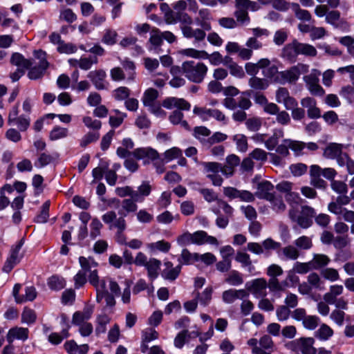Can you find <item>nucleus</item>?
Masks as SVG:
<instances>
[{
	"mask_svg": "<svg viewBox=\"0 0 354 354\" xmlns=\"http://www.w3.org/2000/svg\"><path fill=\"white\" fill-rule=\"evenodd\" d=\"M137 202H138V201H136L133 198L124 199L122 201L121 205L122 209L125 212H119L120 216L117 218L115 212L109 211L102 215V221L106 224L109 225L110 229L115 228L118 233L123 232L127 228V223L124 217L127 216V214L137 211Z\"/></svg>",
	"mask_w": 354,
	"mask_h": 354,
	"instance_id": "1",
	"label": "nucleus"
},
{
	"mask_svg": "<svg viewBox=\"0 0 354 354\" xmlns=\"http://www.w3.org/2000/svg\"><path fill=\"white\" fill-rule=\"evenodd\" d=\"M178 22L180 23V30L183 36L188 39H194L195 43L203 41L206 33L200 28H194L191 25L193 22L192 17L186 12H178Z\"/></svg>",
	"mask_w": 354,
	"mask_h": 354,
	"instance_id": "2",
	"label": "nucleus"
},
{
	"mask_svg": "<svg viewBox=\"0 0 354 354\" xmlns=\"http://www.w3.org/2000/svg\"><path fill=\"white\" fill-rule=\"evenodd\" d=\"M181 69L184 75L191 82L201 83L205 79L208 68L203 62L185 61L182 64Z\"/></svg>",
	"mask_w": 354,
	"mask_h": 354,
	"instance_id": "3",
	"label": "nucleus"
},
{
	"mask_svg": "<svg viewBox=\"0 0 354 354\" xmlns=\"http://www.w3.org/2000/svg\"><path fill=\"white\" fill-rule=\"evenodd\" d=\"M234 16L241 24H248L250 19L248 10L255 12L261 8L259 3L250 0H235Z\"/></svg>",
	"mask_w": 354,
	"mask_h": 354,
	"instance_id": "4",
	"label": "nucleus"
},
{
	"mask_svg": "<svg viewBox=\"0 0 354 354\" xmlns=\"http://www.w3.org/2000/svg\"><path fill=\"white\" fill-rule=\"evenodd\" d=\"M309 71V66L303 63H298L290 68L280 71L279 77L276 80V83L285 84L286 83L296 82L301 74H305Z\"/></svg>",
	"mask_w": 354,
	"mask_h": 354,
	"instance_id": "5",
	"label": "nucleus"
},
{
	"mask_svg": "<svg viewBox=\"0 0 354 354\" xmlns=\"http://www.w3.org/2000/svg\"><path fill=\"white\" fill-rule=\"evenodd\" d=\"M79 263L81 266L80 270L86 275L88 274V280L93 286L100 283L97 271L99 264L93 258L80 257Z\"/></svg>",
	"mask_w": 354,
	"mask_h": 354,
	"instance_id": "6",
	"label": "nucleus"
},
{
	"mask_svg": "<svg viewBox=\"0 0 354 354\" xmlns=\"http://www.w3.org/2000/svg\"><path fill=\"white\" fill-rule=\"evenodd\" d=\"M247 344L252 348V354H272L274 348V342L268 335H263L259 340L251 338Z\"/></svg>",
	"mask_w": 354,
	"mask_h": 354,
	"instance_id": "7",
	"label": "nucleus"
},
{
	"mask_svg": "<svg viewBox=\"0 0 354 354\" xmlns=\"http://www.w3.org/2000/svg\"><path fill=\"white\" fill-rule=\"evenodd\" d=\"M193 113L203 122L214 118L217 122H221L223 124L227 123V119L225 115L217 109H208L207 107L195 106L193 109Z\"/></svg>",
	"mask_w": 354,
	"mask_h": 354,
	"instance_id": "8",
	"label": "nucleus"
},
{
	"mask_svg": "<svg viewBox=\"0 0 354 354\" xmlns=\"http://www.w3.org/2000/svg\"><path fill=\"white\" fill-rule=\"evenodd\" d=\"M245 290L255 298H263L267 295L268 281L264 278H257L246 282Z\"/></svg>",
	"mask_w": 354,
	"mask_h": 354,
	"instance_id": "9",
	"label": "nucleus"
},
{
	"mask_svg": "<svg viewBox=\"0 0 354 354\" xmlns=\"http://www.w3.org/2000/svg\"><path fill=\"white\" fill-rule=\"evenodd\" d=\"M325 21L327 24L333 26L336 29H339L342 31L346 32L349 29V24L348 21L341 17L339 11L337 10H331L328 11Z\"/></svg>",
	"mask_w": 354,
	"mask_h": 354,
	"instance_id": "10",
	"label": "nucleus"
},
{
	"mask_svg": "<svg viewBox=\"0 0 354 354\" xmlns=\"http://www.w3.org/2000/svg\"><path fill=\"white\" fill-rule=\"evenodd\" d=\"M131 154L137 160H142L145 165L149 164L159 159V153L151 147H140L136 149Z\"/></svg>",
	"mask_w": 354,
	"mask_h": 354,
	"instance_id": "11",
	"label": "nucleus"
},
{
	"mask_svg": "<svg viewBox=\"0 0 354 354\" xmlns=\"http://www.w3.org/2000/svg\"><path fill=\"white\" fill-rule=\"evenodd\" d=\"M21 246L22 243L19 242L11 248L10 254L3 267V272L9 273L20 262L22 258V254L20 252Z\"/></svg>",
	"mask_w": 354,
	"mask_h": 354,
	"instance_id": "12",
	"label": "nucleus"
},
{
	"mask_svg": "<svg viewBox=\"0 0 354 354\" xmlns=\"http://www.w3.org/2000/svg\"><path fill=\"white\" fill-rule=\"evenodd\" d=\"M94 288L96 290V301L97 303H101L104 299L106 306L113 307L115 306V295L109 292L106 288V280H100V283L94 286Z\"/></svg>",
	"mask_w": 354,
	"mask_h": 354,
	"instance_id": "13",
	"label": "nucleus"
},
{
	"mask_svg": "<svg viewBox=\"0 0 354 354\" xmlns=\"http://www.w3.org/2000/svg\"><path fill=\"white\" fill-rule=\"evenodd\" d=\"M163 44L162 32L157 28L153 27L151 30L150 37L148 41L147 49L153 54H160L162 52L161 48Z\"/></svg>",
	"mask_w": 354,
	"mask_h": 354,
	"instance_id": "14",
	"label": "nucleus"
},
{
	"mask_svg": "<svg viewBox=\"0 0 354 354\" xmlns=\"http://www.w3.org/2000/svg\"><path fill=\"white\" fill-rule=\"evenodd\" d=\"M260 65L261 66L262 75L268 81L276 83V80L279 75L280 71L275 64H271V62L268 58H262L260 59Z\"/></svg>",
	"mask_w": 354,
	"mask_h": 354,
	"instance_id": "15",
	"label": "nucleus"
},
{
	"mask_svg": "<svg viewBox=\"0 0 354 354\" xmlns=\"http://www.w3.org/2000/svg\"><path fill=\"white\" fill-rule=\"evenodd\" d=\"M87 77L90 79L97 90L107 89L109 83L106 80V73L104 70L91 71L88 73Z\"/></svg>",
	"mask_w": 354,
	"mask_h": 354,
	"instance_id": "16",
	"label": "nucleus"
},
{
	"mask_svg": "<svg viewBox=\"0 0 354 354\" xmlns=\"http://www.w3.org/2000/svg\"><path fill=\"white\" fill-rule=\"evenodd\" d=\"M276 102L283 104L286 109H291L297 106V100L290 95L289 91L286 88L280 87L276 91Z\"/></svg>",
	"mask_w": 354,
	"mask_h": 354,
	"instance_id": "17",
	"label": "nucleus"
},
{
	"mask_svg": "<svg viewBox=\"0 0 354 354\" xmlns=\"http://www.w3.org/2000/svg\"><path fill=\"white\" fill-rule=\"evenodd\" d=\"M212 15L209 10L207 8H202L198 10V15L195 18L196 24L200 26V30L209 31L212 29L211 26Z\"/></svg>",
	"mask_w": 354,
	"mask_h": 354,
	"instance_id": "18",
	"label": "nucleus"
},
{
	"mask_svg": "<svg viewBox=\"0 0 354 354\" xmlns=\"http://www.w3.org/2000/svg\"><path fill=\"white\" fill-rule=\"evenodd\" d=\"M274 194V185L270 181L262 180L257 184L255 192V196L257 198L268 201Z\"/></svg>",
	"mask_w": 354,
	"mask_h": 354,
	"instance_id": "19",
	"label": "nucleus"
},
{
	"mask_svg": "<svg viewBox=\"0 0 354 354\" xmlns=\"http://www.w3.org/2000/svg\"><path fill=\"white\" fill-rule=\"evenodd\" d=\"M29 330L27 328L15 326L11 328L6 335V339L9 344H12L15 339L25 342L28 339Z\"/></svg>",
	"mask_w": 354,
	"mask_h": 354,
	"instance_id": "20",
	"label": "nucleus"
},
{
	"mask_svg": "<svg viewBox=\"0 0 354 354\" xmlns=\"http://www.w3.org/2000/svg\"><path fill=\"white\" fill-rule=\"evenodd\" d=\"M248 297V293L244 289H229L222 294V299L226 304H232L237 299H243Z\"/></svg>",
	"mask_w": 354,
	"mask_h": 354,
	"instance_id": "21",
	"label": "nucleus"
},
{
	"mask_svg": "<svg viewBox=\"0 0 354 354\" xmlns=\"http://www.w3.org/2000/svg\"><path fill=\"white\" fill-rule=\"evenodd\" d=\"M194 244L201 245L209 244L218 246V241L214 236L209 235L205 231L198 230L193 233Z\"/></svg>",
	"mask_w": 354,
	"mask_h": 354,
	"instance_id": "22",
	"label": "nucleus"
},
{
	"mask_svg": "<svg viewBox=\"0 0 354 354\" xmlns=\"http://www.w3.org/2000/svg\"><path fill=\"white\" fill-rule=\"evenodd\" d=\"M162 105L167 109L178 108L180 110L188 111L191 108V104L187 101L174 97H167L163 100Z\"/></svg>",
	"mask_w": 354,
	"mask_h": 354,
	"instance_id": "23",
	"label": "nucleus"
},
{
	"mask_svg": "<svg viewBox=\"0 0 354 354\" xmlns=\"http://www.w3.org/2000/svg\"><path fill=\"white\" fill-rule=\"evenodd\" d=\"M298 41L294 40L292 42L286 44L281 50V57L290 62H294L299 55Z\"/></svg>",
	"mask_w": 354,
	"mask_h": 354,
	"instance_id": "24",
	"label": "nucleus"
},
{
	"mask_svg": "<svg viewBox=\"0 0 354 354\" xmlns=\"http://www.w3.org/2000/svg\"><path fill=\"white\" fill-rule=\"evenodd\" d=\"M93 313V307L92 306H86L82 311H76L72 319L73 324H80L81 323L87 322Z\"/></svg>",
	"mask_w": 354,
	"mask_h": 354,
	"instance_id": "25",
	"label": "nucleus"
},
{
	"mask_svg": "<svg viewBox=\"0 0 354 354\" xmlns=\"http://www.w3.org/2000/svg\"><path fill=\"white\" fill-rule=\"evenodd\" d=\"M302 354H316L317 349L313 346L315 339L313 337H301L297 340Z\"/></svg>",
	"mask_w": 354,
	"mask_h": 354,
	"instance_id": "26",
	"label": "nucleus"
},
{
	"mask_svg": "<svg viewBox=\"0 0 354 354\" xmlns=\"http://www.w3.org/2000/svg\"><path fill=\"white\" fill-rule=\"evenodd\" d=\"M165 268L162 272V276L164 279L170 281L175 280L179 275L182 266L180 264L176 267H173V263L170 261H166L165 263Z\"/></svg>",
	"mask_w": 354,
	"mask_h": 354,
	"instance_id": "27",
	"label": "nucleus"
},
{
	"mask_svg": "<svg viewBox=\"0 0 354 354\" xmlns=\"http://www.w3.org/2000/svg\"><path fill=\"white\" fill-rule=\"evenodd\" d=\"M344 145L336 142L329 143L324 151V156L328 159L334 160L342 152Z\"/></svg>",
	"mask_w": 354,
	"mask_h": 354,
	"instance_id": "28",
	"label": "nucleus"
},
{
	"mask_svg": "<svg viewBox=\"0 0 354 354\" xmlns=\"http://www.w3.org/2000/svg\"><path fill=\"white\" fill-rule=\"evenodd\" d=\"M343 291L344 288L342 285H332L330 286L329 291L324 295L323 299L327 304H333Z\"/></svg>",
	"mask_w": 354,
	"mask_h": 354,
	"instance_id": "29",
	"label": "nucleus"
},
{
	"mask_svg": "<svg viewBox=\"0 0 354 354\" xmlns=\"http://www.w3.org/2000/svg\"><path fill=\"white\" fill-rule=\"evenodd\" d=\"M212 211L215 214L223 213V216L231 218L233 216L234 209L225 201L218 200L216 205L212 207Z\"/></svg>",
	"mask_w": 354,
	"mask_h": 354,
	"instance_id": "30",
	"label": "nucleus"
},
{
	"mask_svg": "<svg viewBox=\"0 0 354 354\" xmlns=\"http://www.w3.org/2000/svg\"><path fill=\"white\" fill-rule=\"evenodd\" d=\"M152 190L151 185L149 181H143L138 187V190H134V199L139 203L143 202L145 197L148 196Z\"/></svg>",
	"mask_w": 354,
	"mask_h": 354,
	"instance_id": "31",
	"label": "nucleus"
},
{
	"mask_svg": "<svg viewBox=\"0 0 354 354\" xmlns=\"http://www.w3.org/2000/svg\"><path fill=\"white\" fill-rule=\"evenodd\" d=\"M160 261L155 258H151L148 261L145 268L147 270L148 277L151 280H154L158 277L160 269Z\"/></svg>",
	"mask_w": 354,
	"mask_h": 354,
	"instance_id": "32",
	"label": "nucleus"
},
{
	"mask_svg": "<svg viewBox=\"0 0 354 354\" xmlns=\"http://www.w3.org/2000/svg\"><path fill=\"white\" fill-rule=\"evenodd\" d=\"M48 67V62L43 61L42 62H39L37 66H35L30 68L28 73V77L30 80H37L39 78H41L44 75V72Z\"/></svg>",
	"mask_w": 354,
	"mask_h": 354,
	"instance_id": "33",
	"label": "nucleus"
},
{
	"mask_svg": "<svg viewBox=\"0 0 354 354\" xmlns=\"http://www.w3.org/2000/svg\"><path fill=\"white\" fill-rule=\"evenodd\" d=\"M225 281L232 286H239L244 282L242 273L236 270H230L227 274Z\"/></svg>",
	"mask_w": 354,
	"mask_h": 354,
	"instance_id": "34",
	"label": "nucleus"
},
{
	"mask_svg": "<svg viewBox=\"0 0 354 354\" xmlns=\"http://www.w3.org/2000/svg\"><path fill=\"white\" fill-rule=\"evenodd\" d=\"M178 54L184 57H192L194 59H206L208 57V53L206 51L198 50L192 48L181 49L178 51Z\"/></svg>",
	"mask_w": 354,
	"mask_h": 354,
	"instance_id": "35",
	"label": "nucleus"
},
{
	"mask_svg": "<svg viewBox=\"0 0 354 354\" xmlns=\"http://www.w3.org/2000/svg\"><path fill=\"white\" fill-rule=\"evenodd\" d=\"M334 334L333 330L327 324H322L315 331V336L322 341L328 340Z\"/></svg>",
	"mask_w": 354,
	"mask_h": 354,
	"instance_id": "36",
	"label": "nucleus"
},
{
	"mask_svg": "<svg viewBox=\"0 0 354 354\" xmlns=\"http://www.w3.org/2000/svg\"><path fill=\"white\" fill-rule=\"evenodd\" d=\"M330 261V258L324 254H315L313 259L310 261L313 270H318L322 267L326 266Z\"/></svg>",
	"mask_w": 354,
	"mask_h": 354,
	"instance_id": "37",
	"label": "nucleus"
},
{
	"mask_svg": "<svg viewBox=\"0 0 354 354\" xmlns=\"http://www.w3.org/2000/svg\"><path fill=\"white\" fill-rule=\"evenodd\" d=\"M198 253H191L187 249L182 250L180 257L178 259L179 264L189 265L198 261Z\"/></svg>",
	"mask_w": 354,
	"mask_h": 354,
	"instance_id": "38",
	"label": "nucleus"
},
{
	"mask_svg": "<svg viewBox=\"0 0 354 354\" xmlns=\"http://www.w3.org/2000/svg\"><path fill=\"white\" fill-rule=\"evenodd\" d=\"M147 249L151 252L160 251L162 252H167L171 248V244L164 240L158 241L154 243H150L147 245Z\"/></svg>",
	"mask_w": 354,
	"mask_h": 354,
	"instance_id": "39",
	"label": "nucleus"
},
{
	"mask_svg": "<svg viewBox=\"0 0 354 354\" xmlns=\"http://www.w3.org/2000/svg\"><path fill=\"white\" fill-rule=\"evenodd\" d=\"M158 97V92L152 88L147 89L142 97V101L145 106H152L156 103V99Z\"/></svg>",
	"mask_w": 354,
	"mask_h": 354,
	"instance_id": "40",
	"label": "nucleus"
},
{
	"mask_svg": "<svg viewBox=\"0 0 354 354\" xmlns=\"http://www.w3.org/2000/svg\"><path fill=\"white\" fill-rule=\"evenodd\" d=\"M283 136L282 129L275 130L272 136L265 141V147L267 149L272 151L274 149L279 143V140Z\"/></svg>",
	"mask_w": 354,
	"mask_h": 354,
	"instance_id": "41",
	"label": "nucleus"
},
{
	"mask_svg": "<svg viewBox=\"0 0 354 354\" xmlns=\"http://www.w3.org/2000/svg\"><path fill=\"white\" fill-rule=\"evenodd\" d=\"M270 202L271 208L277 213H282L286 209V204L284 203L281 196L276 195L275 194L271 196V198L268 200Z\"/></svg>",
	"mask_w": 354,
	"mask_h": 354,
	"instance_id": "42",
	"label": "nucleus"
},
{
	"mask_svg": "<svg viewBox=\"0 0 354 354\" xmlns=\"http://www.w3.org/2000/svg\"><path fill=\"white\" fill-rule=\"evenodd\" d=\"M10 63L17 66L19 68H28L31 66V62L24 57L22 55L18 53L12 54L10 58Z\"/></svg>",
	"mask_w": 354,
	"mask_h": 354,
	"instance_id": "43",
	"label": "nucleus"
},
{
	"mask_svg": "<svg viewBox=\"0 0 354 354\" xmlns=\"http://www.w3.org/2000/svg\"><path fill=\"white\" fill-rule=\"evenodd\" d=\"M213 289L212 287H207L201 293L195 292V297L198 300L201 305L207 306L210 303Z\"/></svg>",
	"mask_w": 354,
	"mask_h": 354,
	"instance_id": "44",
	"label": "nucleus"
},
{
	"mask_svg": "<svg viewBox=\"0 0 354 354\" xmlns=\"http://www.w3.org/2000/svg\"><path fill=\"white\" fill-rule=\"evenodd\" d=\"M249 86L255 90H266L270 85V82L265 77L261 78L257 76L250 78Z\"/></svg>",
	"mask_w": 354,
	"mask_h": 354,
	"instance_id": "45",
	"label": "nucleus"
},
{
	"mask_svg": "<svg viewBox=\"0 0 354 354\" xmlns=\"http://www.w3.org/2000/svg\"><path fill=\"white\" fill-rule=\"evenodd\" d=\"M232 140L235 142L236 149L241 153L248 150V143L247 137L242 133H237L232 136Z\"/></svg>",
	"mask_w": 354,
	"mask_h": 354,
	"instance_id": "46",
	"label": "nucleus"
},
{
	"mask_svg": "<svg viewBox=\"0 0 354 354\" xmlns=\"http://www.w3.org/2000/svg\"><path fill=\"white\" fill-rule=\"evenodd\" d=\"M111 318L105 314L99 315L96 318L95 333L97 335L104 333L106 330V325L110 322Z\"/></svg>",
	"mask_w": 354,
	"mask_h": 354,
	"instance_id": "47",
	"label": "nucleus"
},
{
	"mask_svg": "<svg viewBox=\"0 0 354 354\" xmlns=\"http://www.w3.org/2000/svg\"><path fill=\"white\" fill-rule=\"evenodd\" d=\"M118 33L111 28H106L104 30L102 37V42L108 46H113L117 42Z\"/></svg>",
	"mask_w": 354,
	"mask_h": 354,
	"instance_id": "48",
	"label": "nucleus"
},
{
	"mask_svg": "<svg viewBox=\"0 0 354 354\" xmlns=\"http://www.w3.org/2000/svg\"><path fill=\"white\" fill-rule=\"evenodd\" d=\"M292 8L295 12V17L304 21H310L312 19L311 14L307 10L301 9L299 5L297 3H292Z\"/></svg>",
	"mask_w": 354,
	"mask_h": 354,
	"instance_id": "49",
	"label": "nucleus"
},
{
	"mask_svg": "<svg viewBox=\"0 0 354 354\" xmlns=\"http://www.w3.org/2000/svg\"><path fill=\"white\" fill-rule=\"evenodd\" d=\"M183 116L180 111H174L169 116V120L172 124H180L184 129L189 130V126L187 122L183 120Z\"/></svg>",
	"mask_w": 354,
	"mask_h": 354,
	"instance_id": "50",
	"label": "nucleus"
},
{
	"mask_svg": "<svg viewBox=\"0 0 354 354\" xmlns=\"http://www.w3.org/2000/svg\"><path fill=\"white\" fill-rule=\"evenodd\" d=\"M68 135V130L67 128L55 126L50 132L49 138L50 140H57L66 138Z\"/></svg>",
	"mask_w": 354,
	"mask_h": 354,
	"instance_id": "51",
	"label": "nucleus"
},
{
	"mask_svg": "<svg viewBox=\"0 0 354 354\" xmlns=\"http://www.w3.org/2000/svg\"><path fill=\"white\" fill-rule=\"evenodd\" d=\"M121 64L125 71L127 80H133L135 77L136 66L133 61L129 59H124L121 62Z\"/></svg>",
	"mask_w": 354,
	"mask_h": 354,
	"instance_id": "52",
	"label": "nucleus"
},
{
	"mask_svg": "<svg viewBox=\"0 0 354 354\" xmlns=\"http://www.w3.org/2000/svg\"><path fill=\"white\" fill-rule=\"evenodd\" d=\"M48 287L53 290H59L66 286V281L64 278L53 275L48 279Z\"/></svg>",
	"mask_w": 354,
	"mask_h": 354,
	"instance_id": "53",
	"label": "nucleus"
},
{
	"mask_svg": "<svg viewBox=\"0 0 354 354\" xmlns=\"http://www.w3.org/2000/svg\"><path fill=\"white\" fill-rule=\"evenodd\" d=\"M298 52L299 55L305 56L315 57L317 55V51L316 48L308 44L300 43L298 41Z\"/></svg>",
	"mask_w": 354,
	"mask_h": 354,
	"instance_id": "54",
	"label": "nucleus"
},
{
	"mask_svg": "<svg viewBox=\"0 0 354 354\" xmlns=\"http://www.w3.org/2000/svg\"><path fill=\"white\" fill-rule=\"evenodd\" d=\"M307 282L312 287V288H315L318 290H324V282L318 275V274L315 272L310 273L308 276Z\"/></svg>",
	"mask_w": 354,
	"mask_h": 354,
	"instance_id": "55",
	"label": "nucleus"
},
{
	"mask_svg": "<svg viewBox=\"0 0 354 354\" xmlns=\"http://www.w3.org/2000/svg\"><path fill=\"white\" fill-rule=\"evenodd\" d=\"M79 67L84 71L91 68L93 64L98 63V59L96 56H90L88 57H81L79 61Z\"/></svg>",
	"mask_w": 354,
	"mask_h": 354,
	"instance_id": "56",
	"label": "nucleus"
},
{
	"mask_svg": "<svg viewBox=\"0 0 354 354\" xmlns=\"http://www.w3.org/2000/svg\"><path fill=\"white\" fill-rule=\"evenodd\" d=\"M282 254L287 260H296L299 257L297 248L293 245H288L282 249Z\"/></svg>",
	"mask_w": 354,
	"mask_h": 354,
	"instance_id": "57",
	"label": "nucleus"
},
{
	"mask_svg": "<svg viewBox=\"0 0 354 354\" xmlns=\"http://www.w3.org/2000/svg\"><path fill=\"white\" fill-rule=\"evenodd\" d=\"M37 315L35 312L28 308H25L21 314V322L28 325L32 324L35 322Z\"/></svg>",
	"mask_w": 354,
	"mask_h": 354,
	"instance_id": "58",
	"label": "nucleus"
},
{
	"mask_svg": "<svg viewBox=\"0 0 354 354\" xmlns=\"http://www.w3.org/2000/svg\"><path fill=\"white\" fill-rule=\"evenodd\" d=\"M49 209H50V202L46 201L41 207V210L39 214H38L35 221L39 223H44L47 222L48 218L49 217Z\"/></svg>",
	"mask_w": 354,
	"mask_h": 354,
	"instance_id": "59",
	"label": "nucleus"
},
{
	"mask_svg": "<svg viewBox=\"0 0 354 354\" xmlns=\"http://www.w3.org/2000/svg\"><path fill=\"white\" fill-rule=\"evenodd\" d=\"M103 225L97 218H93L90 224V236L95 239L100 235V231Z\"/></svg>",
	"mask_w": 354,
	"mask_h": 354,
	"instance_id": "60",
	"label": "nucleus"
},
{
	"mask_svg": "<svg viewBox=\"0 0 354 354\" xmlns=\"http://www.w3.org/2000/svg\"><path fill=\"white\" fill-rule=\"evenodd\" d=\"M321 274L325 279L331 282H334L339 279L338 271L333 268L323 269L321 272Z\"/></svg>",
	"mask_w": 354,
	"mask_h": 354,
	"instance_id": "61",
	"label": "nucleus"
},
{
	"mask_svg": "<svg viewBox=\"0 0 354 354\" xmlns=\"http://www.w3.org/2000/svg\"><path fill=\"white\" fill-rule=\"evenodd\" d=\"M14 125H16L17 128L21 131H26L30 124V119L28 116L25 115L24 114L21 115L15 120L14 123L12 124Z\"/></svg>",
	"mask_w": 354,
	"mask_h": 354,
	"instance_id": "62",
	"label": "nucleus"
},
{
	"mask_svg": "<svg viewBox=\"0 0 354 354\" xmlns=\"http://www.w3.org/2000/svg\"><path fill=\"white\" fill-rule=\"evenodd\" d=\"M346 313L339 309H334L330 314V319L337 326H342L344 323Z\"/></svg>",
	"mask_w": 354,
	"mask_h": 354,
	"instance_id": "63",
	"label": "nucleus"
},
{
	"mask_svg": "<svg viewBox=\"0 0 354 354\" xmlns=\"http://www.w3.org/2000/svg\"><path fill=\"white\" fill-rule=\"evenodd\" d=\"M130 90L125 86H120L113 91V97L117 101H122L129 97Z\"/></svg>",
	"mask_w": 354,
	"mask_h": 354,
	"instance_id": "64",
	"label": "nucleus"
}]
</instances>
